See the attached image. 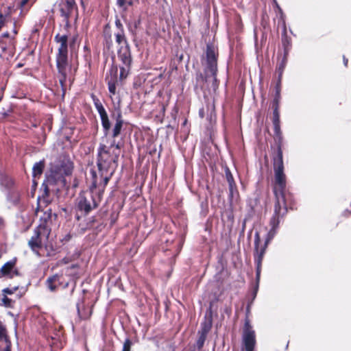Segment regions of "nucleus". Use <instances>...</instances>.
<instances>
[{
  "mask_svg": "<svg viewBox=\"0 0 351 351\" xmlns=\"http://www.w3.org/2000/svg\"><path fill=\"white\" fill-rule=\"evenodd\" d=\"M243 339L246 351H252L256 343L255 333L247 322L245 324Z\"/></svg>",
  "mask_w": 351,
  "mask_h": 351,
  "instance_id": "39448f33",
  "label": "nucleus"
},
{
  "mask_svg": "<svg viewBox=\"0 0 351 351\" xmlns=\"http://www.w3.org/2000/svg\"><path fill=\"white\" fill-rule=\"evenodd\" d=\"M274 124H275V126L277 127V124H278V119H279V115H278L277 110L274 111Z\"/></svg>",
  "mask_w": 351,
  "mask_h": 351,
  "instance_id": "412c9836",
  "label": "nucleus"
},
{
  "mask_svg": "<svg viewBox=\"0 0 351 351\" xmlns=\"http://www.w3.org/2000/svg\"><path fill=\"white\" fill-rule=\"evenodd\" d=\"M228 180L229 184H230V197H231V199H234V197H237V191H234V186H233L232 180L230 178H228Z\"/></svg>",
  "mask_w": 351,
  "mask_h": 351,
  "instance_id": "a211bd4d",
  "label": "nucleus"
},
{
  "mask_svg": "<svg viewBox=\"0 0 351 351\" xmlns=\"http://www.w3.org/2000/svg\"><path fill=\"white\" fill-rule=\"evenodd\" d=\"M275 4H276V9L278 12V14L280 16V17L283 19V13H282V10H281V8L279 7V5H278V3L275 1Z\"/></svg>",
  "mask_w": 351,
  "mask_h": 351,
  "instance_id": "4be33fe9",
  "label": "nucleus"
},
{
  "mask_svg": "<svg viewBox=\"0 0 351 351\" xmlns=\"http://www.w3.org/2000/svg\"><path fill=\"white\" fill-rule=\"evenodd\" d=\"M2 330H3V327H2V326L0 324V334L2 332Z\"/></svg>",
  "mask_w": 351,
  "mask_h": 351,
  "instance_id": "c756f323",
  "label": "nucleus"
},
{
  "mask_svg": "<svg viewBox=\"0 0 351 351\" xmlns=\"http://www.w3.org/2000/svg\"><path fill=\"white\" fill-rule=\"evenodd\" d=\"M274 193L276 197L275 206V216L270 221V230L267 234L266 243L272 239L279 223V217L283 215L287 210L284 189L286 186V176L284 173L282 152L280 148L278 149L277 155L274 158Z\"/></svg>",
  "mask_w": 351,
  "mask_h": 351,
  "instance_id": "f257e3e1",
  "label": "nucleus"
},
{
  "mask_svg": "<svg viewBox=\"0 0 351 351\" xmlns=\"http://www.w3.org/2000/svg\"><path fill=\"white\" fill-rule=\"evenodd\" d=\"M206 59L208 64L209 71L212 75H214L216 71L215 54L214 51L211 49L210 47H208L207 49Z\"/></svg>",
  "mask_w": 351,
  "mask_h": 351,
  "instance_id": "1a4fd4ad",
  "label": "nucleus"
},
{
  "mask_svg": "<svg viewBox=\"0 0 351 351\" xmlns=\"http://www.w3.org/2000/svg\"><path fill=\"white\" fill-rule=\"evenodd\" d=\"M3 291L4 294H12L13 293V291L8 288L3 289ZM2 302L5 306H9L10 303V300L5 296V295H3L2 298Z\"/></svg>",
  "mask_w": 351,
  "mask_h": 351,
  "instance_id": "dca6fc26",
  "label": "nucleus"
},
{
  "mask_svg": "<svg viewBox=\"0 0 351 351\" xmlns=\"http://www.w3.org/2000/svg\"><path fill=\"white\" fill-rule=\"evenodd\" d=\"M78 206L80 210L88 212L92 208V205L88 202L86 197H82L79 201Z\"/></svg>",
  "mask_w": 351,
  "mask_h": 351,
  "instance_id": "4468645a",
  "label": "nucleus"
},
{
  "mask_svg": "<svg viewBox=\"0 0 351 351\" xmlns=\"http://www.w3.org/2000/svg\"><path fill=\"white\" fill-rule=\"evenodd\" d=\"M57 42L60 45L58 48V56L57 58V64L60 71H62L63 66L66 62L67 54L66 37L60 36L56 37Z\"/></svg>",
  "mask_w": 351,
  "mask_h": 351,
  "instance_id": "20e7f679",
  "label": "nucleus"
},
{
  "mask_svg": "<svg viewBox=\"0 0 351 351\" xmlns=\"http://www.w3.org/2000/svg\"><path fill=\"white\" fill-rule=\"evenodd\" d=\"M204 339H205V336H204V335H202L200 337V338H199V341H198V344H199V347H201V346L203 345V343H204Z\"/></svg>",
  "mask_w": 351,
  "mask_h": 351,
  "instance_id": "5701e85b",
  "label": "nucleus"
},
{
  "mask_svg": "<svg viewBox=\"0 0 351 351\" xmlns=\"http://www.w3.org/2000/svg\"><path fill=\"white\" fill-rule=\"evenodd\" d=\"M59 7L61 14L68 18L76 5L74 0H60Z\"/></svg>",
  "mask_w": 351,
  "mask_h": 351,
  "instance_id": "423d86ee",
  "label": "nucleus"
},
{
  "mask_svg": "<svg viewBox=\"0 0 351 351\" xmlns=\"http://www.w3.org/2000/svg\"><path fill=\"white\" fill-rule=\"evenodd\" d=\"M51 228L48 223L39 224L35 230V234L29 241V245L32 250L36 251L46 245L50 234Z\"/></svg>",
  "mask_w": 351,
  "mask_h": 351,
  "instance_id": "7ed1b4c3",
  "label": "nucleus"
},
{
  "mask_svg": "<svg viewBox=\"0 0 351 351\" xmlns=\"http://www.w3.org/2000/svg\"><path fill=\"white\" fill-rule=\"evenodd\" d=\"M117 4L121 8H126L127 5H132V1H126L125 0H117Z\"/></svg>",
  "mask_w": 351,
  "mask_h": 351,
  "instance_id": "6ab92c4d",
  "label": "nucleus"
},
{
  "mask_svg": "<svg viewBox=\"0 0 351 351\" xmlns=\"http://www.w3.org/2000/svg\"><path fill=\"white\" fill-rule=\"evenodd\" d=\"M44 169V164L43 162H36L33 167V177L36 179L37 177H40L43 173ZM34 184H36L35 180H34Z\"/></svg>",
  "mask_w": 351,
  "mask_h": 351,
  "instance_id": "ddd939ff",
  "label": "nucleus"
},
{
  "mask_svg": "<svg viewBox=\"0 0 351 351\" xmlns=\"http://www.w3.org/2000/svg\"><path fill=\"white\" fill-rule=\"evenodd\" d=\"M30 0H23L21 3V6L23 8V7H25L26 4H27V3Z\"/></svg>",
  "mask_w": 351,
  "mask_h": 351,
  "instance_id": "bb28decb",
  "label": "nucleus"
},
{
  "mask_svg": "<svg viewBox=\"0 0 351 351\" xmlns=\"http://www.w3.org/2000/svg\"><path fill=\"white\" fill-rule=\"evenodd\" d=\"M260 273H261V269H260V264L258 263V267H257V271H256V278H257V280H259Z\"/></svg>",
  "mask_w": 351,
  "mask_h": 351,
  "instance_id": "393cba45",
  "label": "nucleus"
},
{
  "mask_svg": "<svg viewBox=\"0 0 351 351\" xmlns=\"http://www.w3.org/2000/svg\"><path fill=\"white\" fill-rule=\"evenodd\" d=\"M130 70V66H125L123 65L120 68V75L119 78L120 80H123L127 77Z\"/></svg>",
  "mask_w": 351,
  "mask_h": 351,
  "instance_id": "2eb2a0df",
  "label": "nucleus"
},
{
  "mask_svg": "<svg viewBox=\"0 0 351 351\" xmlns=\"http://www.w3.org/2000/svg\"><path fill=\"white\" fill-rule=\"evenodd\" d=\"M68 284H69V283L66 282L65 283V285H64V287H67V286H68Z\"/></svg>",
  "mask_w": 351,
  "mask_h": 351,
  "instance_id": "2f4dec72",
  "label": "nucleus"
},
{
  "mask_svg": "<svg viewBox=\"0 0 351 351\" xmlns=\"http://www.w3.org/2000/svg\"><path fill=\"white\" fill-rule=\"evenodd\" d=\"M72 170V162L69 159L64 158L62 162H58L51 167L46 176L47 184H53L58 182H61L64 184V176L71 174Z\"/></svg>",
  "mask_w": 351,
  "mask_h": 351,
  "instance_id": "f03ea898",
  "label": "nucleus"
},
{
  "mask_svg": "<svg viewBox=\"0 0 351 351\" xmlns=\"http://www.w3.org/2000/svg\"><path fill=\"white\" fill-rule=\"evenodd\" d=\"M62 276L58 275L53 276L47 280V287L51 291H54L58 285L62 284Z\"/></svg>",
  "mask_w": 351,
  "mask_h": 351,
  "instance_id": "9b49d317",
  "label": "nucleus"
},
{
  "mask_svg": "<svg viewBox=\"0 0 351 351\" xmlns=\"http://www.w3.org/2000/svg\"><path fill=\"white\" fill-rule=\"evenodd\" d=\"M97 110L100 115L102 125L106 131L108 130L110 127V121L108 117V114L101 104H96Z\"/></svg>",
  "mask_w": 351,
  "mask_h": 351,
  "instance_id": "9d476101",
  "label": "nucleus"
},
{
  "mask_svg": "<svg viewBox=\"0 0 351 351\" xmlns=\"http://www.w3.org/2000/svg\"><path fill=\"white\" fill-rule=\"evenodd\" d=\"M108 180H109V178L108 177H106L104 178V185L107 184Z\"/></svg>",
  "mask_w": 351,
  "mask_h": 351,
  "instance_id": "c85d7f7f",
  "label": "nucleus"
},
{
  "mask_svg": "<svg viewBox=\"0 0 351 351\" xmlns=\"http://www.w3.org/2000/svg\"><path fill=\"white\" fill-rule=\"evenodd\" d=\"M119 57L123 62V65L130 66L131 62L130 53L127 47L121 49L119 52Z\"/></svg>",
  "mask_w": 351,
  "mask_h": 351,
  "instance_id": "f8f14e48",
  "label": "nucleus"
},
{
  "mask_svg": "<svg viewBox=\"0 0 351 351\" xmlns=\"http://www.w3.org/2000/svg\"><path fill=\"white\" fill-rule=\"evenodd\" d=\"M117 67H112L110 71V79H108V89L110 93V97L112 99V95L116 93V86L115 83L117 81Z\"/></svg>",
  "mask_w": 351,
  "mask_h": 351,
  "instance_id": "6e6552de",
  "label": "nucleus"
},
{
  "mask_svg": "<svg viewBox=\"0 0 351 351\" xmlns=\"http://www.w3.org/2000/svg\"><path fill=\"white\" fill-rule=\"evenodd\" d=\"M256 237L257 238V239H258L259 238V234L258 232H256Z\"/></svg>",
  "mask_w": 351,
  "mask_h": 351,
  "instance_id": "7c9ffc66",
  "label": "nucleus"
},
{
  "mask_svg": "<svg viewBox=\"0 0 351 351\" xmlns=\"http://www.w3.org/2000/svg\"><path fill=\"white\" fill-rule=\"evenodd\" d=\"M122 127V121L118 119L113 129V136H117L120 133Z\"/></svg>",
  "mask_w": 351,
  "mask_h": 351,
  "instance_id": "f3484780",
  "label": "nucleus"
},
{
  "mask_svg": "<svg viewBox=\"0 0 351 351\" xmlns=\"http://www.w3.org/2000/svg\"><path fill=\"white\" fill-rule=\"evenodd\" d=\"M14 261H9L6 263L0 269V277L12 278L16 274L14 269Z\"/></svg>",
  "mask_w": 351,
  "mask_h": 351,
  "instance_id": "0eeeda50",
  "label": "nucleus"
},
{
  "mask_svg": "<svg viewBox=\"0 0 351 351\" xmlns=\"http://www.w3.org/2000/svg\"><path fill=\"white\" fill-rule=\"evenodd\" d=\"M48 218H51L48 215H47L46 214H45V217L43 219H41V221H43L44 220V222L43 223H41L40 224H43L45 225L46 222L48 223V224L49 225V222L47 220Z\"/></svg>",
  "mask_w": 351,
  "mask_h": 351,
  "instance_id": "b1692460",
  "label": "nucleus"
},
{
  "mask_svg": "<svg viewBox=\"0 0 351 351\" xmlns=\"http://www.w3.org/2000/svg\"><path fill=\"white\" fill-rule=\"evenodd\" d=\"M3 25V18L2 16H0V29L1 28Z\"/></svg>",
  "mask_w": 351,
  "mask_h": 351,
  "instance_id": "cd10ccee",
  "label": "nucleus"
},
{
  "mask_svg": "<svg viewBox=\"0 0 351 351\" xmlns=\"http://www.w3.org/2000/svg\"><path fill=\"white\" fill-rule=\"evenodd\" d=\"M123 40V37L121 35H119V34L117 35V41L119 43H121Z\"/></svg>",
  "mask_w": 351,
  "mask_h": 351,
  "instance_id": "a878e982",
  "label": "nucleus"
},
{
  "mask_svg": "<svg viewBox=\"0 0 351 351\" xmlns=\"http://www.w3.org/2000/svg\"><path fill=\"white\" fill-rule=\"evenodd\" d=\"M131 342L129 339H126L123 343L122 351H130Z\"/></svg>",
  "mask_w": 351,
  "mask_h": 351,
  "instance_id": "aec40b11",
  "label": "nucleus"
}]
</instances>
